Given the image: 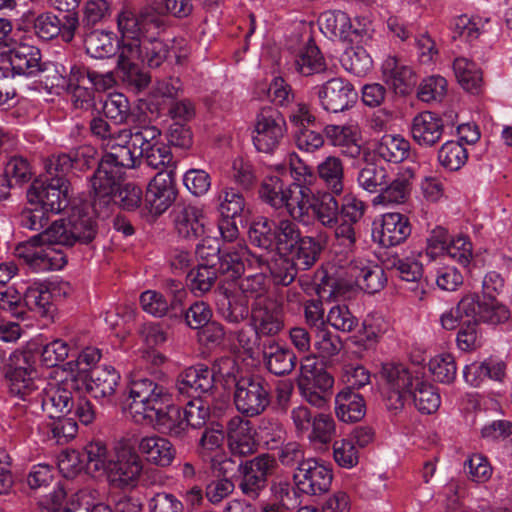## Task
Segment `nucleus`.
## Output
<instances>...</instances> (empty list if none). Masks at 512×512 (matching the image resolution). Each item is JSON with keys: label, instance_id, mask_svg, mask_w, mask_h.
Returning <instances> with one entry per match:
<instances>
[{"label": "nucleus", "instance_id": "obj_44", "mask_svg": "<svg viewBox=\"0 0 512 512\" xmlns=\"http://www.w3.org/2000/svg\"><path fill=\"white\" fill-rule=\"evenodd\" d=\"M488 19L480 16L462 14L452 18L450 30L453 40H460L465 43H473L484 31Z\"/></svg>", "mask_w": 512, "mask_h": 512}, {"label": "nucleus", "instance_id": "obj_50", "mask_svg": "<svg viewBox=\"0 0 512 512\" xmlns=\"http://www.w3.org/2000/svg\"><path fill=\"white\" fill-rule=\"evenodd\" d=\"M298 381L319 389V393H329L334 384L331 374L318 367L316 362L310 358H306L301 363Z\"/></svg>", "mask_w": 512, "mask_h": 512}, {"label": "nucleus", "instance_id": "obj_4", "mask_svg": "<svg viewBox=\"0 0 512 512\" xmlns=\"http://www.w3.org/2000/svg\"><path fill=\"white\" fill-rule=\"evenodd\" d=\"M97 234L96 220L88 204L73 205L67 218L53 222L45 231L31 237L32 243L72 247L87 245Z\"/></svg>", "mask_w": 512, "mask_h": 512}, {"label": "nucleus", "instance_id": "obj_31", "mask_svg": "<svg viewBox=\"0 0 512 512\" xmlns=\"http://www.w3.org/2000/svg\"><path fill=\"white\" fill-rule=\"evenodd\" d=\"M411 231V223L406 215L386 213L382 216L380 229L373 232V239L383 247H394L403 243Z\"/></svg>", "mask_w": 512, "mask_h": 512}, {"label": "nucleus", "instance_id": "obj_8", "mask_svg": "<svg viewBox=\"0 0 512 512\" xmlns=\"http://www.w3.org/2000/svg\"><path fill=\"white\" fill-rule=\"evenodd\" d=\"M120 373L110 365H102L80 370L73 375V387L84 388L103 406L115 405L118 401Z\"/></svg>", "mask_w": 512, "mask_h": 512}, {"label": "nucleus", "instance_id": "obj_2", "mask_svg": "<svg viewBox=\"0 0 512 512\" xmlns=\"http://www.w3.org/2000/svg\"><path fill=\"white\" fill-rule=\"evenodd\" d=\"M4 378L11 396L27 403L32 414L46 413L50 419L72 413V392L59 385H48L37 376L31 355L14 351L4 365Z\"/></svg>", "mask_w": 512, "mask_h": 512}, {"label": "nucleus", "instance_id": "obj_32", "mask_svg": "<svg viewBox=\"0 0 512 512\" xmlns=\"http://www.w3.org/2000/svg\"><path fill=\"white\" fill-rule=\"evenodd\" d=\"M444 123L442 118L431 111L418 113L411 121L410 134L422 147H432L442 138Z\"/></svg>", "mask_w": 512, "mask_h": 512}, {"label": "nucleus", "instance_id": "obj_46", "mask_svg": "<svg viewBox=\"0 0 512 512\" xmlns=\"http://www.w3.org/2000/svg\"><path fill=\"white\" fill-rule=\"evenodd\" d=\"M213 201L223 218L241 217L246 209L243 194L233 187H224L219 190Z\"/></svg>", "mask_w": 512, "mask_h": 512}, {"label": "nucleus", "instance_id": "obj_10", "mask_svg": "<svg viewBox=\"0 0 512 512\" xmlns=\"http://www.w3.org/2000/svg\"><path fill=\"white\" fill-rule=\"evenodd\" d=\"M291 177L293 181L288 184L284 208L294 221L308 224L314 202L311 185L314 183L315 174L310 167L301 164L291 168Z\"/></svg>", "mask_w": 512, "mask_h": 512}, {"label": "nucleus", "instance_id": "obj_15", "mask_svg": "<svg viewBox=\"0 0 512 512\" xmlns=\"http://www.w3.org/2000/svg\"><path fill=\"white\" fill-rule=\"evenodd\" d=\"M292 478L298 491L309 496H319L329 491L333 472L324 462L308 458L295 468Z\"/></svg>", "mask_w": 512, "mask_h": 512}, {"label": "nucleus", "instance_id": "obj_13", "mask_svg": "<svg viewBox=\"0 0 512 512\" xmlns=\"http://www.w3.org/2000/svg\"><path fill=\"white\" fill-rule=\"evenodd\" d=\"M239 467V488L245 496L255 500L265 491L277 462L274 456L263 453L250 460H240Z\"/></svg>", "mask_w": 512, "mask_h": 512}, {"label": "nucleus", "instance_id": "obj_23", "mask_svg": "<svg viewBox=\"0 0 512 512\" xmlns=\"http://www.w3.org/2000/svg\"><path fill=\"white\" fill-rule=\"evenodd\" d=\"M55 72L51 86L71 88L78 86H95V89H105L112 80L109 74H101L89 68L74 64L69 69V74L63 65L51 64Z\"/></svg>", "mask_w": 512, "mask_h": 512}, {"label": "nucleus", "instance_id": "obj_56", "mask_svg": "<svg viewBox=\"0 0 512 512\" xmlns=\"http://www.w3.org/2000/svg\"><path fill=\"white\" fill-rule=\"evenodd\" d=\"M84 46L87 54L96 59L109 58L116 53L112 33L102 30L86 33Z\"/></svg>", "mask_w": 512, "mask_h": 512}, {"label": "nucleus", "instance_id": "obj_28", "mask_svg": "<svg viewBox=\"0 0 512 512\" xmlns=\"http://www.w3.org/2000/svg\"><path fill=\"white\" fill-rule=\"evenodd\" d=\"M323 133L328 143L337 148L341 155L356 159L362 153V136L357 124H328Z\"/></svg>", "mask_w": 512, "mask_h": 512}, {"label": "nucleus", "instance_id": "obj_29", "mask_svg": "<svg viewBox=\"0 0 512 512\" xmlns=\"http://www.w3.org/2000/svg\"><path fill=\"white\" fill-rule=\"evenodd\" d=\"M180 395L188 398H201L214 387V372L203 364L185 369L176 383Z\"/></svg>", "mask_w": 512, "mask_h": 512}, {"label": "nucleus", "instance_id": "obj_37", "mask_svg": "<svg viewBox=\"0 0 512 512\" xmlns=\"http://www.w3.org/2000/svg\"><path fill=\"white\" fill-rule=\"evenodd\" d=\"M382 71L386 84L396 94L406 95L416 84V76L412 68L401 64L396 57L385 59Z\"/></svg>", "mask_w": 512, "mask_h": 512}, {"label": "nucleus", "instance_id": "obj_48", "mask_svg": "<svg viewBox=\"0 0 512 512\" xmlns=\"http://www.w3.org/2000/svg\"><path fill=\"white\" fill-rule=\"evenodd\" d=\"M475 306V316L471 317L477 324L482 322L489 325H498L506 322L510 318V312L507 307L500 304L497 300H485L481 302L477 295L472 294Z\"/></svg>", "mask_w": 512, "mask_h": 512}, {"label": "nucleus", "instance_id": "obj_22", "mask_svg": "<svg viewBox=\"0 0 512 512\" xmlns=\"http://www.w3.org/2000/svg\"><path fill=\"white\" fill-rule=\"evenodd\" d=\"M144 134L148 136L141 144V162L160 171L173 169L174 173L176 165L170 147L160 139L161 131L155 126H140V136L143 137Z\"/></svg>", "mask_w": 512, "mask_h": 512}, {"label": "nucleus", "instance_id": "obj_19", "mask_svg": "<svg viewBox=\"0 0 512 512\" xmlns=\"http://www.w3.org/2000/svg\"><path fill=\"white\" fill-rule=\"evenodd\" d=\"M97 149L91 145H82L68 153L52 155L45 164V169L52 175H64L70 171L82 172L98 165Z\"/></svg>", "mask_w": 512, "mask_h": 512}, {"label": "nucleus", "instance_id": "obj_11", "mask_svg": "<svg viewBox=\"0 0 512 512\" xmlns=\"http://www.w3.org/2000/svg\"><path fill=\"white\" fill-rule=\"evenodd\" d=\"M45 178L35 179L27 191L30 205L39 204L51 214L68 207V181L64 175H52L46 171Z\"/></svg>", "mask_w": 512, "mask_h": 512}, {"label": "nucleus", "instance_id": "obj_1", "mask_svg": "<svg viewBox=\"0 0 512 512\" xmlns=\"http://www.w3.org/2000/svg\"><path fill=\"white\" fill-rule=\"evenodd\" d=\"M117 29L120 35L117 68L122 80L143 89L148 86L150 78L141 70L140 64L157 68L170 52L169 44L159 38L165 29V19L152 7L139 12L123 9L117 15Z\"/></svg>", "mask_w": 512, "mask_h": 512}, {"label": "nucleus", "instance_id": "obj_35", "mask_svg": "<svg viewBox=\"0 0 512 512\" xmlns=\"http://www.w3.org/2000/svg\"><path fill=\"white\" fill-rule=\"evenodd\" d=\"M263 362L267 370L277 376L290 374L296 366L294 352L275 340H265L259 344Z\"/></svg>", "mask_w": 512, "mask_h": 512}, {"label": "nucleus", "instance_id": "obj_45", "mask_svg": "<svg viewBox=\"0 0 512 512\" xmlns=\"http://www.w3.org/2000/svg\"><path fill=\"white\" fill-rule=\"evenodd\" d=\"M413 176L414 174L411 169H405L400 171L391 182H389L388 178L385 187H383L379 194L381 200L393 204L406 202L410 196Z\"/></svg>", "mask_w": 512, "mask_h": 512}, {"label": "nucleus", "instance_id": "obj_54", "mask_svg": "<svg viewBox=\"0 0 512 512\" xmlns=\"http://www.w3.org/2000/svg\"><path fill=\"white\" fill-rule=\"evenodd\" d=\"M453 69L459 84L471 93H478L482 85V72L477 64L464 57L454 60Z\"/></svg>", "mask_w": 512, "mask_h": 512}, {"label": "nucleus", "instance_id": "obj_49", "mask_svg": "<svg viewBox=\"0 0 512 512\" xmlns=\"http://www.w3.org/2000/svg\"><path fill=\"white\" fill-rule=\"evenodd\" d=\"M47 440L64 445L72 440L78 431V425L73 417H56L44 423L41 427Z\"/></svg>", "mask_w": 512, "mask_h": 512}, {"label": "nucleus", "instance_id": "obj_57", "mask_svg": "<svg viewBox=\"0 0 512 512\" xmlns=\"http://www.w3.org/2000/svg\"><path fill=\"white\" fill-rule=\"evenodd\" d=\"M475 306L476 303L472 294L463 296L455 307L441 315V326L446 330H453L457 328L461 322H471V317L475 316Z\"/></svg>", "mask_w": 512, "mask_h": 512}, {"label": "nucleus", "instance_id": "obj_33", "mask_svg": "<svg viewBox=\"0 0 512 512\" xmlns=\"http://www.w3.org/2000/svg\"><path fill=\"white\" fill-rule=\"evenodd\" d=\"M172 219L176 233L183 239L195 240L205 233V216L196 206L176 205Z\"/></svg>", "mask_w": 512, "mask_h": 512}, {"label": "nucleus", "instance_id": "obj_42", "mask_svg": "<svg viewBox=\"0 0 512 512\" xmlns=\"http://www.w3.org/2000/svg\"><path fill=\"white\" fill-rule=\"evenodd\" d=\"M153 417V420H147V423L155 424L158 429L173 438L182 439L187 432V425L183 409L180 406L173 405L171 402L165 409Z\"/></svg>", "mask_w": 512, "mask_h": 512}, {"label": "nucleus", "instance_id": "obj_3", "mask_svg": "<svg viewBox=\"0 0 512 512\" xmlns=\"http://www.w3.org/2000/svg\"><path fill=\"white\" fill-rule=\"evenodd\" d=\"M148 134L140 136V126L129 129H120L115 140L119 141L111 146L100 159L96 171L90 178L91 188L95 196V205H107L111 194L124 175V169L135 168L141 164V144Z\"/></svg>", "mask_w": 512, "mask_h": 512}, {"label": "nucleus", "instance_id": "obj_14", "mask_svg": "<svg viewBox=\"0 0 512 512\" xmlns=\"http://www.w3.org/2000/svg\"><path fill=\"white\" fill-rule=\"evenodd\" d=\"M287 131L283 115L273 107L262 108L256 116L252 140L259 152L272 153Z\"/></svg>", "mask_w": 512, "mask_h": 512}, {"label": "nucleus", "instance_id": "obj_43", "mask_svg": "<svg viewBox=\"0 0 512 512\" xmlns=\"http://www.w3.org/2000/svg\"><path fill=\"white\" fill-rule=\"evenodd\" d=\"M317 174L323 186L334 195H341L344 190V165L334 155L327 156L317 165Z\"/></svg>", "mask_w": 512, "mask_h": 512}, {"label": "nucleus", "instance_id": "obj_39", "mask_svg": "<svg viewBox=\"0 0 512 512\" xmlns=\"http://www.w3.org/2000/svg\"><path fill=\"white\" fill-rule=\"evenodd\" d=\"M335 404L336 415L342 422H357L365 416L366 406L363 397L350 388H343L336 395Z\"/></svg>", "mask_w": 512, "mask_h": 512}, {"label": "nucleus", "instance_id": "obj_63", "mask_svg": "<svg viewBox=\"0 0 512 512\" xmlns=\"http://www.w3.org/2000/svg\"><path fill=\"white\" fill-rule=\"evenodd\" d=\"M182 315L175 318L176 323H185L192 329H200L207 325L213 316L209 304L204 301H195L186 308L185 301H181Z\"/></svg>", "mask_w": 512, "mask_h": 512}, {"label": "nucleus", "instance_id": "obj_55", "mask_svg": "<svg viewBox=\"0 0 512 512\" xmlns=\"http://www.w3.org/2000/svg\"><path fill=\"white\" fill-rule=\"evenodd\" d=\"M275 221L267 217L253 220L248 230L250 243L263 250H273L275 247Z\"/></svg>", "mask_w": 512, "mask_h": 512}, {"label": "nucleus", "instance_id": "obj_64", "mask_svg": "<svg viewBox=\"0 0 512 512\" xmlns=\"http://www.w3.org/2000/svg\"><path fill=\"white\" fill-rule=\"evenodd\" d=\"M468 160V152L463 143L450 140L445 142L438 150V161L442 167L449 171H457Z\"/></svg>", "mask_w": 512, "mask_h": 512}, {"label": "nucleus", "instance_id": "obj_16", "mask_svg": "<svg viewBox=\"0 0 512 512\" xmlns=\"http://www.w3.org/2000/svg\"><path fill=\"white\" fill-rule=\"evenodd\" d=\"M54 245L45 242L32 243L30 238L27 243L16 247L15 254L33 272L60 270L67 263V259L66 255Z\"/></svg>", "mask_w": 512, "mask_h": 512}, {"label": "nucleus", "instance_id": "obj_27", "mask_svg": "<svg viewBox=\"0 0 512 512\" xmlns=\"http://www.w3.org/2000/svg\"><path fill=\"white\" fill-rule=\"evenodd\" d=\"M255 338L273 337L284 327L281 310L272 300L254 302L250 310Z\"/></svg>", "mask_w": 512, "mask_h": 512}, {"label": "nucleus", "instance_id": "obj_47", "mask_svg": "<svg viewBox=\"0 0 512 512\" xmlns=\"http://www.w3.org/2000/svg\"><path fill=\"white\" fill-rule=\"evenodd\" d=\"M410 151V143L400 135H384L375 147V153L384 161L400 163Z\"/></svg>", "mask_w": 512, "mask_h": 512}, {"label": "nucleus", "instance_id": "obj_21", "mask_svg": "<svg viewBox=\"0 0 512 512\" xmlns=\"http://www.w3.org/2000/svg\"><path fill=\"white\" fill-rule=\"evenodd\" d=\"M265 264L266 258L250 253L246 246L237 245L223 249L215 269L228 280H236L244 273L246 265L249 268H262Z\"/></svg>", "mask_w": 512, "mask_h": 512}, {"label": "nucleus", "instance_id": "obj_61", "mask_svg": "<svg viewBox=\"0 0 512 512\" xmlns=\"http://www.w3.org/2000/svg\"><path fill=\"white\" fill-rule=\"evenodd\" d=\"M102 111L115 125L128 123L132 116L128 98L122 93H111L103 100Z\"/></svg>", "mask_w": 512, "mask_h": 512}, {"label": "nucleus", "instance_id": "obj_62", "mask_svg": "<svg viewBox=\"0 0 512 512\" xmlns=\"http://www.w3.org/2000/svg\"><path fill=\"white\" fill-rule=\"evenodd\" d=\"M219 274L215 267L198 264L187 275V285L195 296H202L214 286Z\"/></svg>", "mask_w": 512, "mask_h": 512}, {"label": "nucleus", "instance_id": "obj_36", "mask_svg": "<svg viewBox=\"0 0 512 512\" xmlns=\"http://www.w3.org/2000/svg\"><path fill=\"white\" fill-rule=\"evenodd\" d=\"M138 449L147 462L161 468L170 466L176 457L174 445L167 438L158 435L141 438Z\"/></svg>", "mask_w": 512, "mask_h": 512}, {"label": "nucleus", "instance_id": "obj_26", "mask_svg": "<svg viewBox=\"0 0 512 512\" xmlns=\"http://www.w3.org/2000/svg\"><path fill=\"white\" fill-rule=\"evenodd\" d=\"M346 274L354 280L357 287L368 294H374L382 290L387 282L384 269L378 264L366 258L352 259Z\"/></svg>", "mask_w": 512, "mask_h": 512}, {"label": "nucleus", "instance_id": "obj_5", "mask_svg": "<svg viewBox=\"0 0 512 512\" xmlns=\"http://www.w3.org/2000/svg\"><path fill=\"white\" fill-rule=\"evenodd\" d=\"M113 485L126 489L135 488L141 481L143 485L152 484L157 471L145 467L140 454L128 439H121L115 444V457L109 472Z\"/></svg>", "mask_w": 512, "mask_h": 512}, {"label": "nucleus", "instance_id": "obj_6", "mask_svg": "<svg viewBox=\"0 0 512 512\" xmlns=\"http://www.w3.org/2000/svg\"><path fill=\"white\" fill-rule=\"evenodd\" d=\"M129 397L132 399L130 413L139 423L153 420L171 402V394L163 384L154 378L143 376L132 377Z\"/></svg>", "mask_w": 512, "mask_h": 512}, {"label": "nucleus", "instance_id": "obj_20", "mask_svg": "<svg viewBox=\"0 0 512 512\" xmlns=\"http://www.w3.org/2000/svg\"><path fill=\"white\" fill-rule=\"evenodd\" d=\"M0 54L10 63L9 69L13 75L29 77L51 69V64L45 66L41 63L40 50L33 45L20 43L10 47L0 44Z\"/></svg>", "mask_w": 512, "mask_h": 512}, {"label": "nucleus", "instance_id": "obj_59", "mask_svg": "<svg viewBox=\"0 0 512 512\" xmlns=\"http://www.w3.org/2000/svg\"><path fill=\"white\" fill-rule=\"evenodd\" d=\"M270 492L272 503L289 511L301 504V492L288 479H274L270 484Z\"/></svg>", "mask_w": 512, "mask_h": 512}, {"label": "nucleus", "instance_id": "obj_12", "mask_svg": "<svg viewBox=\"0 0 512 512\" xmlns=\"http://www.w3.org/2000/svg\"><path fill=\"white\" fill-rule=\"evenodd\" d=\"M165 290L170 297L168 301L164 295L153 290H147L140 296L142 309L154 317H168L175 321L182 315L181 301H186L188 291L184 284L175 279L165 281Z\"/></svg>", "mask_w": 512, "mask_h": 512}, {"label": "nucleus", "instance_id": "obj_58", "mask_svg": "<svg viewBox=\"0 0 512 512\" xmlns=\"http://www.w3.org/2000/svg\"><path fill=\"white\" fill-rule=\"evenodd\" d=\"M218 313L228 323L239 324L244 321L250 310L248 300L241 295H225L217 303Z\"/></svg>", "mask_w": 512, "mask_h": 512}, {"label": "nucleus", "instance_id": "obj_7", "mask_svg": "<svg viewBox=\"0 0 512 512\" xmlns=\"http://www.w3.org/2000/svg\"><path fill=\"white\" fill-rule=\"evenodd\" d=\"M380 376L384 382L382 395L385 406L397 414L404 408L407 397L424 376V371L420 368L411 369L401 363L387 362L382 364Z\"/></svg>", "mask_w": 512, "mask_h": 512}, {"label": "nucleus", "instance_id": "obj_53", "mask_svg": "<svg viewBox=\"0 0 512 512\" xmlns=\"http://www.w3.org/2000/svg\"><path fill=\"white\" fill-rule=\"evenodd\" d=\"M388 178L389 173L385 166L366 161L358 172L357 183L369 193L380 194Z\"/></svg>", "mask_w": 512, "mask_h": 512}, {"label": "nucleus", "instance_id": "obj_52", "mask_svg": "<svg viewBox=\"0 0 512 512\" xmlns=\"http://www.w3.org/2000/svg\"><path fill=\"white\" fill-rule=\"evenodd\" d=\"M288 184L278 175L264 178L259 189L261 200L270 207L278 210L285 206Z\"/></svg>", "mask_w": 512, "mask_h": 512}, {"label": "nucleus", "instance_id": "obj_40", "mask_svg": "<svg viewBox=\"0 0 512 512\" xmlns=\"http://www.w3.org/2000/svg\"><path fill=\"white\" fill-rule=\"evenodd\" d=\"M50 286V283L40 281L30 283L22 296L25 306L40 316H51L54 308Z\"/></svg>", "mask_w": 512, "mask_h": 512}, {"label": "nucleus", "instance_id": "obj_30", "mask_svg": "<svg viewBox=\"0 0 512 512\" xmlns=\"http://www.w3.org/2000/svg\"><path fill=\"white\" fill-rule=\"evenodd\" d=\"M228 445L232 456L246 457L257 451L252 423L241 416L232 417L227 423Z\"/></svg>", "mask_w": 512, "mask_h": 512}, {"label": "nucleus", "instance_id": "obj_18", "mask_svg": "<svg viewBox=\"0 0 512 512\" xmlns=\"http://www.w3.org/2000/svg\"><path fill=\"white\" fill-rule=\"evenodd\" d=\"M314 89L319 105L330 113H339L350 109L358 98L354 86L340 77L331 78Z\"/></svg>", "mask_w": 512, "mask_h": 512}, {"label": "nucleus", "instance_id": "obj_25", "mask_svg": "<svg viewBox=\"0 0 512 512\" xmlns=\"http://www.w3.org/2000/svg\"><path fill=\"white\" fill-rule=\"evenodd\" d=\"M64 21L51 12L39 14L33 22L35 34L43 40H51L57 36L65 42H70L79 26L77 13L66 14Z\"/></svg>", "mask_w": 512, "mask_h": 512}, {"label": "nucleus", "instance_id": "obj_24", "mask_svg": "<svg viewBox=\"0 0 512 512\" xmlns=\"http://www.w3.org/2000/svg\"><path fill=\"white\" fill-rule=\"evenodd\" d=\"M360 23H353L346 12L336 10L327 11L321 15V28L330 34L350 43H361L369 38L368 30L360 27Z\"/></svg>", "mask_w": 512, "mask_h": 512}, {"label": "nucleus", "instance_id": "obj_9", "mask_svg": "<svg viewBox=\"0 0 512 512\" xmlns=\"http://www.w3.org/2000/svg\"><path fill=\"white\" fill-rule=\"evenodd\" d=\"M233 400L242 416L257 417L271 404V386L261 375L241 376L235 382Z\"/></svg>", "mask_w": 512, "mask_h": 512}, {"label": "nucleus", "instance_id": "obj_41", "mask_svg": "<svg viewBox=\"0 0 512 512\" xmlns=\"http://www.w3.org/2000/svg\"><path fill=\"white\" fill-rule=\"evenodd\" d=\"M83 456L87 473L109 474L115 457V447L110 450L102 440H93L86 444Z\"/></svg>", "mask_w": 512, "mask_h": 512}, {"label": "nucleus", "instance_id": "obj_51", "mask_svg": "<svg viewBox=\"0 0 512 512\" xmlns=\"http://www.w3.org/2000/svg\"><path fill=\"white\" fill-rule=\"evenodd\" d=\"M409 397L413 398L417 410L423 414L436 412L441 404V397L438 389L427 382L424 376L416 383L415 388Z\"/></svg>", "mask_w": 512, "mask_h": 512}, {"label": "nucleus", "instance_id": "obj_34", "mask_svg": "<svg viewBox=\"0 0 512 512\" xmlns=\"http://www.w3.org/2000/svg\"><path fill=\"white\" fill-rule=\"evenodd\" d=\"M328 240L329 235L324 230L317 232L315 237L305 235L287 254L300 270H308L318 261Z\"/></svg>", "mask_w": 512, "mask_h": 512}, {"label": "nucleus", "instance_id": "obj_38", "mask_svg": "<svg viewBox=\"0 0 512 512\" xmlns=\"http://www.w3.org/2000/svg\"><path fill=\"white\" fill-rule=\"evenodd\" d=\"M326 69L325 59L312 40L295 54L289 64V70L305 77L323 73Z\"/></svg>", "mask_w": 512, "mask_h": 512}, {"label": "nucleus", "instance_id": "obj_60", "mask_svg": "<svg viewBox=\"0 0 512 512\" xmlns=\"http://www.w3.org/2000/svg\"><path fill=\"white\" fill-rule=\"evenodd\" d=\"M344 69L357 77L365 76L373 66L371 56L358 43L345 49L341 57Z\"/></svg>", "mask_w": 512, "mask_h": 512}, {"label": "nucleus", "instance_id": "obj_17", "mask_svg": "<svg viewBox=\"0 0 512 512\" xmlns=\"http://www.w3.org/2000/svg\"><path fill=\"white\" fill-rule=\"evenodd\" d=\"M178 194L173 169L159 171L149 182L144 196V211L159 216L175 202Z\"/></svg>", "mask_w": 512, "mask_h": 512}]
</instances>
